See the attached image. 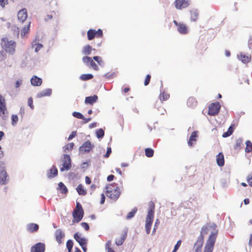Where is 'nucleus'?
<instances>
[{"instance_id": "obj_1", "label": "nucleus", "mask_w": 252, "mask_h": 252, "mask_svg": "<svg viewBox=\"0 0 252 252\" xmlns=\"http://www.w3.org/2000/svg\"><path fill=\"white\" fill-rule=\"evenodd\" d=\"M105 189L106 195L109 198L114 201L118 200L121 195V191L116 184H109Z\"/></svg>"}, {"instance_id": "obj_2", "label": "nucleus", "mask_w": 252, "mask_h": 252, "mask_svg": "<svg viewBox=\"0 0 252 252\" xmlns=\"http://www.w3.org/2000/svg\"><path fill=\"white\" fill-rule=\"evenodd\" d=\"M216 225L214 224L213 225H207L203 226L201 229V239L198 240L197 242L194 244V248H196V252H198L201 251V248L203 243L204 235H206L211 231V229L214 228V229L216 228Z\"/></svg>"}, {"instance_id": "obj_3", "label": "nucleus", "mask_w": 252, "mask_h": 252, "mask_svg": "<svg viewBox=\"0 0 252 252\" xmlns=\"http://www.w3.org/2000/svg\"><path fill=\"white\" fill-rule=\"evenodd\" d=\"M1 46L4 50L11 55H13L15 52L16 43L13 40H8L7 37H3L1 39Z\"/></svg>"}, {"instance_id": "obj_4", "label": "nucleus", "mask_w": 252, "mask_h": 252, "mask_svg": "<svg viewBox=\"0 0 252 252\" xmlns=\"http://www.w3.org/2000/svg\"><path fill=\"white\" fill-rule=\"evenodd\" d=\"M218 231L215 230L209 236L206 243L204 252H212L214 249L215 243L218 235Z\"/></svg>"}, {"instance_id": "obj_5", "label": "nucleus", "mask_w": 252, "mask_h": 252, "mask_svg": "<svg viewBox=\"0 0 252 252\" xmlns=\"http://www.w3.org/2000/svg\"><path fill=\"white\" fill-rule=\"evenodd\" d=\"M73 223H78L81 221L84 216V211L81 204L79 202L76 203V206L72 212Z\"/></svg>"}, {"instance_id": "obj_6", "label": "nucleus", "mask_w": 252, "mask_h": 252, "mask_svg": "<svg viewBox=\"0 0 252 252\" xmlns=\"http://www.w3.org/2000/svg\"><path fill=\"white\" fill-rule=\"evenodd\" d=\"M61 161L62 163L60 166L61 171L68 170L71 168V160L69 155H63V157L61 159Z\"/></svg>"}, {"instance_id": "obj_7", "label": "nucleus", "mask_w": 252, "mask_h": 252, "mask_svg": "<svg viewBox=\"0 0 252 252\" xmlns=\"http://www.w3.org/2000/svg\"><path fill=\"white\" fill-rule=\"evenodd\" d=\"M220 105L218 102L212 103L209 106L208 114L210 116H215L220 112Z\"/></svg>"}, {"instance_id": "obj_8", "label": "nucleus", "mask_w": 252, "mask_h": 252, "mask_svg": "<svg viewBox=\"0 0 252 252\" xmlns=\"http://www.w3.org/2000/svg\"><path fill=\"white\" fill-rule=\"evenodd\" d=\"M102 37L103 36V32L101 29L97 31L94 29H90L87 32V37L89 40H93L95 37Z\"/></svg>"}, {"instance_id": "obj_9", "label": "nucleus", "mask_w": 252, "mask_h": 252, "mask_svg": "<svg viewBox=\"0 0 252 252\" xmlns=\"http://www.w3.org/2000/svg\"><path fill=\"white\" fill-rule=\"evenodd\" d=\"M173 23L177 27L178 32L182 34H186L188 32V26L183 23H178L177 21L174 20Z\"/></svg>"}, {"instance_id": "obj_10", "label": "nucleus", "mask_w": 252, "mask_h": 252, "mask_svg": "<svg viewBox=\"0 0 252 252\" xmlns=\"http://www.w3.org/2000/svg\"><path fill=\"white\" fill-rule=\"evenodd\" d=\"M7 113V110L5 99L0 94V116L4 118Z\"/></svg>"}, {"instance_id": "obj_11", "label": "nucleus", "mask_w": 252, "mask_h": 252, "mask_svg": "<svg viewBox=\"0 0 252 252\" xmlns=\"http://www.w3.org/2000/svg\"><path fill=\"white\" fill-rule=\"evenodd\" d=\"M174 3L178 9L187 8L189 5V0H175Z\"/></svg>"}, {"instance_id": "obj_12", "label": "nucleus", "mask_w": 252, "mask_h": 252, "mask_svg": "<svg viewBox=\"0 0 252 252\" xmlns=\"http://www.w3.org/2000/svg\"><path fill=\"white\" fill-rule=\"evenodd\" d=\"M82 60L85 64L87 65H90L94 70H97L98 69V67L94 62L92 58L88 56H85L83 58Z\"/></svg>"}, {"instance_id": "obj_13", "label": "nucleus", "mask_w": 252, "mask_h": 252, "mask_svg": "<svg viewBox=\"0 0 252 252\" xmlns=\"http://www.w3.org/2000/svg\"><path fill=\"white\" fill-rule=\"evenodd\" d=\"M127 235V231L126 230H123L120 234V237L116 239L115 244L117 246H120L123 244Z\"/></svg>"}, {"instance_id": "obj_14", "label": "nucleus", "mask_w": 252, "mask_h": 252, "mask_svg": "<svg viewBox=\"0 0 252 252\" xmlns=\"http://www.w3.org/2000/svg\"><path fill=\"white\" fill-rule=\"evenodd\" d=\"M45 250V245L42 243H38L32 247L31 252H44Z\"/></svg>"}, {"instance_id": "obj_15", "label": "nucleus", "mask_w": 252, "mask_h": 252, "mask_svg": "<svg viewBox=\"0 0 252 252\" xmlns=\"http://www.w3.org/2000/svg\"><path fill=\"white\" fill-rule=\"evenodd\" d=\"M93 148V145L91 142L88 140L82 144L80 147V151L84 153L89 152Z\"/></svg>"}, {"instance_id": "obj_16", "label": "nucleus", "mask_w": 252, "mask_h": 252, "mask_svg": "<svg viewBox=\"0 0 252 252\" xmlns=\"http://www.w3.org/2000/svg\"><path fill=\"white\" fill-rule=\"evenodd\" d=\"M9 180L8 175L6 170L2 169L0 171V184L5 185Z\"/></svg>"}, {"instance_id": "obj_17", "label": "nucleus", "mask_w": 252, "mask_h": 252, "mask_svg": "<svg viewBox=\"0 0 252 252\" xmlns=\"http://www.w3.org/2000/svg\"><path fill=\"white\" fill-rule=\"evenodd\" d=\"M18 20L21 22H23L25 21L27 18V11L26 9L24 8L20 10L17 14Z\"/></svg>"}, {"instance_id": "obj_18", "label": "nucleus", "mask_w": 252, "mask_h": 252, "mask_svg": "<svg viewBox=\"0 0 252 252\" xmlns=\"http://www.w3.org/2000/svg\"><path fill=\"white\" fill-rule=\"evenodd\" d=\"M55 236L56 241L60 244L62 243V239L64 237V233L60 229H58L55 232Z\"/></svg>"}, {"instance_id": "obj_19", "label": "nucleus", "mask_w": 252, "mask_h": 252, "mask_svg": "<svg viewBox=\"0 0 252 252\" xmlns=\"http://www.w3.org/2000/svg\"><path fill=\"white\" fill-rule=\"evenodd\" d=\"M154 218L149 217H146V223H145V229L147 234H149L151 231V228L152 224Z\"/></svg>"}, {"instance_id": "obj_20", "label": "nucleus", "mask_w": 252, "mask_h": 252, "mask_svg": "<svg viewBox=\"0 0 252 252\" xmlns=\"http://www.w3.org/2000/svg\"><path fill=\"white\" fill-rule=\"evenodd\" d=\"M148 206L149 207L147 217L154 218L155 207V204L153 201H150L149 202Z\"/></svg>"}, {"instance_id": "obj_21", "label": "nucleus", "mask_w": 252, "mask_h": 252, "mask_svg": "<svg viewBox=\"0 0 252 252\" xmlns=\"http://www.w3.org/2000/svg\"><path fill=\"white\" fill-rule=\"evenodd\" d=\"M217 163L219 166H223L224 164V155L222 152H220L216 157Z\"/></svg>"}, {"instance_id": "obj_22", "label": "nucleus", "mask_w": 252, "mask_h": 252, "mask_svg": "<svg viewBox=\"0 0 252 252\" xmlns=\"http://www.w3.org/2000/svg\"><path fill=\"white\" fill-rule=\"evenodd\" d=\"M42 79L36 76H33L31 79V82L32 85L34 86H39L42 84Z\"/></svg>"}, {"instance_id": "obj_23", "label": "nucleus", "mask_w": 252, "mask_h": 252, "mask_svg": "<svg viewBox=\"0 0 252 252\" xmlns=\"http://www.w3.org/2000/svg\"><path fill=\"white\" fill-rule=\"evenodd\" d=\"M97 99L98 97L95 94L93 96H87L85 98V103L93 104L94 103L96 102Z\"/></svg>"}, {"instance_id": "obj_24", "label": "nucleus", "mask_w": 252, "mask_h": 252, "mask_svg": "<svg viewBox=\"0 0 252 252\" xmlns=\"http://www.w3.org/2000/svg\"><path fill=\"white\" fill-rule=\"evenodd\" d=\"M52 93V90L50 89H45L42 91L40 92L37 94V97H42L46 96H49Z\"/></svg>"}, {"instance_id": "obj_25", "label": "nucleus", "mask_w": 252, "mask_h": 252, "mask_svg": "<svg viewBox=\"0 0 252 252\" xmlns=\"http://www.w3.org/2000/svg\"><path fill=\"white\" fill-rule=\"evenodd\" d=\"M197 136V131H194L192 132V133L189 137V140L188 141V145L189 146L191 147L193 145V144H194L193 142H196Z\"/></svg>"}, {"instance_id": "obj_26", "label": "nucleus", "mask_w": 252, "mask_h": 252, "mask_svg": "<svg viewBox=\"0 0 252 252\" xmlns=\"http://www.w3.org/2000/svg\"><path fill=\"white\" fill-rule=\"evenodd\" d=\"M74 238L75 240L79 244V245H83L84 244L87 243V241L84 238L81 237L80 235L78 233H76L74 235Z\"/></svg>"}, {"instance_id": "obj_27", "label": "nucleus", "mask_w": 252, "mask_h": 252, "mask_svg": "<svg viewBox=\"0 0 252 252\" xmlns=\"http://www.w3.org/2000/svg\"><path fill=\"white\" fill-rule=\"evenodd\" d=\"M39 229L38 224L34 223H31L28 225L27 229L30 232H34L37 231Z\"/></svg>"}, {"instance_id": "obj_28", "label": "nucleus", "mask_w": 252, "mask_h": 252, "mask_svg": "<svg viewBox=\"0 0 252 252\" xmlns=\"http://www.w3.org/2000/svg\"><path fill=\"white\" fill-rule=\"evenodd\" d=\"M187 105L189 107L193 108L197 105V101L192 97H190L187 100Z\"/></svg>"}, {"instance_id": "obj_29", "label": "nucleus", "mask_w": 252, "mask_h": 252, "mask_svg": "<svg viewBox=\"0 0 252 252\" xmlns=\"http://www.w3.org/2000/svg\"><path fill=\"white\" fill-rule=\"evenodd\" d=\"M190 19L192 21H195L197 20L198 17V12L196 9H192L190 11Z\"/></svg>"}, {"instance_id": "obj_30", "label": "nucleus", "mask_w": 252, "mask_h": 252, "mask_svg": "<svg viewBox=\"0 0 252 252\" xmlns=\"http://www.w3.org/2000/svg\"><path fill=\"white\" fill-rule=\"evenodd\" d=\"M243 145V140L241 138H238L236 140L235 144L233 146V148L236 151H239Z\"/></svg>"}, {"instance_id": "obj_31", "label": "nucleus", "mask_w": 252, "mask_h": 252, "mask_svg": "<svg viewBox=\"0 0 252 252\" xmlns=\"http://www.w3.org/2000/svg\"><path fill=\"white\" fill-rule=\"evenodd\" d=\"M239 59L244 63H247L251 60V57L246 55L243 53H240L239 56Z\"/></svg>"}, {"instance_id": "obj_32", "label": "nucleus", "mask_w": 252, "mask_h": 252, "mask_svg": "<svg viewBox=\"0 0 252 252\" xmlns=\"http://www.w3.org/2000/svg\"><path fill=\"white\" fill-rule=\"evenodd\" d=\"M58 175V170L56 166H53L48 174V177L49 178L56 176Z\"/></svg>"}, {"instance_id": "obj_33", "label": "nucleus", "mask_w": 252, "mask_h": 252, "mask_svg": "<svg viewBox=\"0 0 252 252\" xmlns=\"http://www.w3.org/2000/svg\"><path fill=\"white\" fill-rule=\"evenodd\" d=\"M58 189L63 194H65L67 192L68 189L66 186L62 182H60L58 184Z\"/></svg>"}, {"instance_id": "obj_34", "label": "nucleus", "mask_w": 252, "mask_h": 252, "mask_svg": "<svg viewBox=\"0 0 252 252\" xmlns=\"http://www.w3.org/2000/svg\"><path fill=\"white\" fill-rule=\"evenodd\" d=\"M169 97V94L164 91L160 93L159 95V98L161 102L167 100Z\"/></svg>"}, {"instance_id": "obj_35", "label": "nucleus", "mask_w": 252, "mask_h": 252, "mask_svg": "<svg viewBox=\"0 0 252 252\" xmlns=\"http://www.w3.org/2000/svg\"><path fill=\"white\" fill-rule=\"evenodd\" d=\"M76 190L80 195H85L87 194L86 190L84 189L83 186L81 184L77 186Z\"/></svg>"}, {"instance_id": "obj_36", "label": "nucleus", "mask_w": 252, "mask_h": 252, "mask_svg": "<svg viewBox=\"0 0 252 252\" xmlns=\"http://www.w3.org/2000/svg\"><path fill=\"white\" fill-rule=\"evenodd\" d=\"M234 125H231L228 130H227V131L223 133V134H222V137H228L230 135H231L233 132V130H234Z\"/></svg>"}, {"instance_id": "obj_37", "label": "nucleus", "mask_w": 252, "mask_h": 252, "mask_svg": "<svg viewBox=\"0 0 252 252\" xmlns=\"http://www.w3.org/2000/svg\"><path fill=\"white\" fill-rule=\"evenodd\" d=\"M43 46L41 44H39L37 43L36 41H33L32 43V47L34 49V50L36 52H37L39 51L42 48Z\"/></svg>"}, {"instance_id": "obj_38", "label": "nucleus", "mask_w": 252, "mask_h": 252, "mask_svg": "<svg viewBox=\"0 0 252 252\" xmlns=\"http://www.w3.org/2000/svg\"><path fill=\"white\" fill-rule=\"evenodd\" d=\"M145 156L148 158H151L154 156V151L152 148H147L145 149Z\"/></svg>"}, {"instance_id": "obj_39", "label": "nucleus", "mask_w": 252, "mask_h": 252, "mask_svg": "<svg viewBox=\"0 0 252 252\" xmlns=\"http://www.w3.org/2000/svg\"><path fill=\"white\" fill-rule=\"evenodd\" d=\"M92 51V47L89 45H87L84 47L83 50V53L85 55H90Z\"/></svg>"}, {"instance_id": "obj_40", "label": "nucleus", "mask_w": 252, "mask_h": 252, "mask_svg": "<svg viewBox=\"0 0 252 252\" xmlns=\"http://www.w3.org/2000/svg\"><path fill=\"white\" fill-rule=\"evenodd\" d=\"M93 78V75L91 74H84L80 76V78L83 81H86L91 79Z\"/></svg>"}, {"instance_id": "obj_41", "label": "nucleus", "mask_w": 252, "mask_h": 252, "mask_svg": "<svg viewBox=\"0 0 252 252\" xmlns=\"http://www.w3.org/2000/svg\"><path fill=\"white\" fill-rule=\"evenodd\" d=\"M30 22L29 23V25L27 26H25L22 30L21 32V35L22 36H25L27 33L29 32L30 31Z\"/></svg>"}, {"instance_id": "obj_42", "label": "nucleus", "mask_w": 252, "mask_h": 252, "mask_svg": "<svg viewBox=\"0 0 252 252\" xmlns=\"http://www.w3.org/2000/svg\"><path fill=\"white\" fill-rule=\"evenodd\" d=\"M246 147L245 148V152L246 153H250L252 151V142L249 141L247 140L246 142Z\"/></svg>"}, {"instance_id": "obj_43", "label": "nucleus", "mask_w": 252, "mask_h": 252, "mask_svg": "<svg viewBox=\"0 0 252 252\" xmlns=\"http://www.w3.org/2000/svg\"><path fill=\"white\" fill-rule=\"evenodd\" d=\"M137 211V208H134L131 212H129L127 214L126 219L127 220H129L131 218H133L135 216Z\"/></svg>"}, {"instance_id": "obj_44", "label": "nucleus", "mask_w": 252, "mask_h": 252, "mask_svg": "<svg viewBox=\"0 0 252 252\" xmlns=\"http://www.w3.org/2000/svg\"><path fill=\"white\" fill-rule=\"evenodd\" d=\"M74 147V143L71 142L65 145V146L63 148V151L66 152V151H70Z\"/></svg>"}, {"instance_id": "obj_45", "label": "nucleus", "mask_w": 252, "mask_h": 252, "mask_svg": "<svg viewBox=\"0 0 252 252\" xmlns=\"http://www.w3.org/2000/svg\"><path fill=\"white\" fill-rule=\"evenodd\" d=\"M96 135L98 138H101L104 135V131L102 128H99L96 131Z\"/></svg>"}, {"instance_id": "obj_46", "label": "nucleus", "mask_w": 252, "mask_h": 252, "mask_svg": "<svg viewBox=\"0 0 252 252\" xmlns=\"http://www.w3.org/2000/svg\"><path fill=\"white\" fill-rule=\"evenodd\" d=\"M111 243V241L107 242L105 244V249L107 251V252H115L111 248H110Z\"/></svg>"}, {"instance_id": "obj_47", "label": "nucleus", "mask_w": 252, "mask_h": 252, "mask_svg": "<svg viewBox=\"0 0 252 252\" xmlns=\"http://www.w3.org/2000/svg\"><path fill=\"white\" fill-rule=\"evenodd\" d=\"M111 243V241L107 242L105 244V249L107 251V252H115L111 248H110Z\"/></svg>"}, {"instance_id": "obj_48", "label": "nucleus", "mask_w": 252, "mask_h": 252, "mask_svg": "<svg viewBox=\"0 0 252 252\" xmlns=\"http://www.w3.org/2000/svg\"><path fill=\"white\" fill-rule=\"evenodd\" d=\"M6 58V52L4 50L0 51V61H4Z\"/></svg>"}, {"instance_id": "obj_49", "label": "nucleus", "mask_w": 252, "mask_h": 252, "mask_svg": "<svg viewBox=\"0 0 252 252\" xmlns=\"http://www.w3.org/2000/svg\"><path fill=\"white\" fill-rule=\"evenodd\" d=\"M73 116L80 119H85L84 116L79 112H74L73 113Z\"/></svg>"}, {"instance_id": "obj_50", "label": "nucleus", "mask_w": 252, "mask_h": 252, "mask_svg": "<svg viewBox=\"0 0 252 252\" xmlns=\"http://www.w3.org/2000/svg\"><path fill=\"white\" fill-rule=\"evenodd\" d=\"M56 14L55 11H52L50 14H47L46 17L45 18V20H49L51 19L53 17H56Z\"/></svg>"}, {"instance_id": "obj_51", "label": "nucleus", "mask_w": 252, "mask_h": 252, "mask_svg": "<svg viewBox=\"0 0 252 252\" xmlns=\"http://www.w3.org/2000/svg\"><path fill=\"white\" fill-rule=\"evenodd\" d=\"M73 243L72 240H69L66 242V248L68 250H72Z\"/></svg>"}, {"instance_id": "obj_52", "label": "nucleus", "mask_w": 252, "mask_h": 252, "mask_svg": "<svg viewBox=\"0 0 252 252\" xmlns=\"http://www.w3.org/2000/svg\"><path fill=\"white\" fill-rule=\"evenodd\" d=\"M159 223H160V221H159V219H156V220L155 221L154 227V228L153 230V232H152L153 234L155 233V232L156 231V229H157L158 227V226Z\"/></svg>"}, {"instance_id": "obj_53", "label": "nucleus", "mask_w": 252, "mask_h": 252, "mask_svg": "<svg viewBox=\"0 0 252 252\" xmlns=\"http://www.w3.org/2000/svg\"><path fill=\"white\" fill-rule=\"evenodd\" d=\"M28 104L32 109H34V105L33 104V99L32 97H30L28 98Z\"/></svg>"}, {"instance_id": "obj_54", "label": "nucleus", "mask_w": 252, "mask_h": 252, "mask_svg": "<svg viewBox=\"0 0 252 252\" xmlns=\"http://www.w3.org/2000/svg\"><path fill=\"white\" fill-rule=\"evenodd\" d=\"M247 181L250 187H252V173L249 174L247 177Z\"/></svg>"}, {"instance_id": "obj_55", "label": "nucleus", "mask_w": 252, "mask_h": 252, "mask_svg": "<svg viewBox=\"0 0 252 252\" xmlns=\"http://www.w3.org/2000/svg\"><path fill=\"white\" fill-rule=\"evenodd\" d=\"M182 241L181 240L178 241L177 243L175 245L174 250L172 252H176V251L179 249V247L181 245Z\"/></svg>"}, {"instance_id": "obj_56", "label": "nucleus", "mask_w": 252, "mask_h": 252, "mask_svg": "<svg viewBox=\"0 0 252 252\" xmlns=\"http://www.w3.org/2000/svg\"><path fill=\"white\" fill-rule=\"evenodd\" d=\"M151 76L150 74H147L144 81V85L147 86L150 81Z\"/></svg>"}, {"instance_id": "obj_57", "label": "nucleus", "mask_w": 252, "mask_h": 252, "mask_svg": "<svg viewBox=\"0 0 252 252\" xmlns=\"http://www.w3.org/2000/svg\"><path fill=\"white\" fill-rule=\"evenodd\" d=\"M93 59L95 60L99 65H101L102 61L101 57L98 56H94L93 57Z\"/></svg>"}, {"instance_id": "obj_58", "label": "nucleus", "mask_w": 252, "mask_h": 252, "mask_svg": "<svg viewBox=\"0 0 252 252\" xmlns=\"http://www.w3.org/2000/svg\"><path fill=\"white\" fill-rule=\"evenodd\" d=\"M12 124L13 125H15L17 122V121H18V116L17 115H13L12 116Z\"/></svg>"}, {"instance_id": "obj_59", "label": "nucleus", "mask_w": 252, "mask_h": 252, "mask_svg": "<svg viewBox=\"0 0 252 252\" xmlns=\"http://www.w3.org/2000/svg\"><path fill=\"white\" fill-rule=\"evenodd\" d=\"M8 4V0H0V5L4 8Z\"/></svg>"}, {"instance_id": "obj_60", "label": "nucleus", "mask_w": 252, "mask_h": 252, "mask_svg": "<svg viewBox=\"0 0 252 252\" xmlns=\"http://www.w3.org/2000/svg\"><path fill=\"white\" fill-rule=\"evenodd\" d=\"M81 225L82 226V227H83L85 230L86 231H88L89 230L90 227H89V226L88 225V224L86 222H82L81 223Z\"/></svg>"}, {"instance_id": "obj_61", "label": "nucleus", "mask_w": 252, "mask_h": 252, "mask_svg": "<svg viewBox=\"0 0 252 252\" xmlns=\"http://www.w3.org/2000/svg\"><path fill=\"white\" fill-rule=\"evenodd\" d=\"M130 90V88L127 86L124 87L122 89V92L124 94H126V93H128Z\"/></svg>"}, {"instance_id": "obj_62", "label": "nucleus", "mask_w": 252, "mask_h": 252, "mask_svg": "<svg viewBox=\"0 0 252 252\" xmlns=\"http://www.w3.org/2000/svg\"><path fill=\"white\" fill-rule=\"evenodd\" d=\"M111 153V149L110 147H108L107 149V152H106V153L104 157L105 158H108L109 157Z\"/></svg>"}, {"instance_id": "obj_63", "label": "nucleus", "mask_w": 252, "mask_h": 252, "mask_svg": "<svg viewBox=\"0 0 252 252\" xmlns=\"http://www.w3.org/2000/svg\"><path fill=\"white\" fill-rule=\"evenodd\" d=\"M105 200V195H104V193H102L101 194V199H100V204H104Z\"/></svg>"}, {"instance_id": "obj_64", "label": "nucleus", "mask_w": 252, "mask_h": 252, "mask_svg": "<svg viewBox=\"0 0 252 252\" xmlns=\"http://www.w3.org/2000/svg\"><path fill=\"white\" fill-rule=\"evenodd\" d=\"M76 135V132L75 131H73L72 132V133L69 135L68 138V140H71L72 139L73 137H74Z\"/></svg>"}]
</instances>
